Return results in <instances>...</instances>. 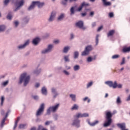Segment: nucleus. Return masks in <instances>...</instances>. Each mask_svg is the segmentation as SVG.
<instances>
[{"label":"nucleus","instance_id":"a18cd8bd","mask_svg":"<svg viewBox=\"0 0 130 130\" xmlns=\"http://www.w3.org/2000/svg\"><path fill=\"white\" fill-rule=\"evenodd\" d=\"M19 120H20V118H17V119L16 120L15 122V125L14 126L13 129H15L16 127H17V125H18V122H19Z\"/></svg>","mask_w":130,"mask_h":130},{"label":"nucleus","instance_id":"864d4df0","mask_svg":"<svg viewBox=\"0 0 130 130\" xmlns=\"http://www.w3.org/2000/svg\"><path fill=\"white\" fill-rule=\"evenodd\" d=\"M51 123H52V121H47L45 123V125H49Z\"/></svg>","mask_w":130,"mask_h":130},{"label":"nucleus","instance_id":"052dcab7","mask_svg":"<svg viewBox=\"0 0 130 130\" xmlns=\"http://www.w3.org/2000/svg\"><path fill=\"white\" fill-rule=\"evenodd\" d=\"M25 127V124H21L19 125V128H24Z\"/></svg>","mask_w":130,"mask_h":130},{"label":"nucleus","instance_id":"f8f14e48","mask_svg":"<svg viewBox=\"0 0 130 130\" xmlns=\"http://www.w3.org/2000/svg\"><path fill=\"white\" fill-rule=\"evenodd\" d=\"M75 26L77 28H79V29L86 30V27L84 26V22L82 20H80L75 23Z\"/></svg>","mask_w":130,"mask_h":130},{"label":"nucleus","instance_id":"338daca9","mask_svg":"<svg viewBox=\"0 0 130 130\" xmlns=\"http://www.w3.org/2000/svg\"><path fill=\"white\" fill-rule=\"evenodd\" d=\"M90 16H91V17H93V16H94V12H91L90 13Z\"/></svg>","mask_w":130,"mask_h":130},{"label":"nucleus","instance_id":"b1692460","mask_svg":"<svg viewBox=\"0 0 130 130\" xmlns=\"http://www.w3.org/2000/svg\"><path fill=\"white\" fill-rule=\"evenodd\" d=\"M42 94L46 96L47 95V89L45 86H44L41 89Z\"/></svg>","mask_w":130,"mask_h":130},{"label":"nucleus","instance_id":"e2e57ef3","mask_svg":"<svg viewBox=\"0 0 130 130\" xmlns=\"http://www.w3.org/2000/svg\"><path fill=\"white\" fill-rule=\"evenodd\" d=\"M71 39H74L75 37V35H74V34H71L70 35Z\"/></svg>","mask_w":130,"mask_h":130},{"label":"nucleus","instance_id":"aec40b11","mask_svg":"<svg viewBox=\"0 0 130 130\" xmlns=\"http://www.w3.org/2000/svg\"><path fill=\"white\" fill-rule=\"evenodd\" d=\"M64 17H66V14L64 13H61L57 17V20L58 22H60L62 21L63 19H64Z\"/></svg>","mask_w":130,"mask_h":130},{"label":"nucleus","instance_id":"9d476101","mask_svg":"<svg viewBox=\"0 0 130 130\" xmlns=\"http://www.w3.org/2000/svg\"><path fill=\"white\" fill-rule=\"evenodd\" d=\"M45 105L44 103H43L40 105L39 108L38 109L36 113V116H40L42 114L43 112H44V108Z\"/></svg>","mask_w":130,"mask_h":130},{"label":"nucleus","instance_id":"9b49d317","mask_svg":"<svg viewBox=\"0 0 130 130\" xmlns=\"http://www.w3.org/2000/svg\"><path fill=\"white\" fill-rule=\"evenodd\" d=\"M30 44V40H27L24 42V43L22 44L19 45L17 46V49L18 50H21V49H25L27 46H28Z\"/></svg>","mask_w":130,"mask_h":130},{"label":"nucleus","instance_id":"2f4dec72","mask_svg":"<svg viewBox=\"0 0 130 130\" xmlns=\"http://www.w3.org/2000/svg\"><path fill=\"white\" fill-rule=\"evenodd\" d=\"M93 84H94V82H93L92 81L89 82L86 84V88L87 89H89V88H90V87H92L93 86Z\"/></svg>","mask_w":130,"mask_h":130},{"label":"nucleus","instance_id":"c756f323","mask_svg":"<svg viewBox=\"0 0 130 130\" xmlns=\"http://www.w3.org/2000/svg\"><path fill=\"white\" fill-rule=\"evenodd\" d=\"M79 54H80V53H79V51H75L74 53V59H77V58H78Z\"/></svg>","mask_w":130,"mask_h":130},{"label":"nucleus","instance_id":"e433bc0d","mask_svg":"<svg viewBox=\"0 0 130 130\" xmlns=\"http://www.w3.org/2000/svg\"><path fill=\"white\" fill-rule=\"evenodd\" d=\"M8 84H9V80H7L6 81H5L1 83V85L3 87H6V86H8Z\"/></svg>","mask_w":130,"mask_h":130},{"label":"nucleus","instance_id":"72a5a7b5","mask_svg":"<svg viewBox=\"0 0 130 130\" xmlns=\"http://www.w3.org/2000/svg\"><path fill=\"white\" fill-rule=\"evenodd\" d=\"M115 31L114 30H111L109 31V33L107 34V37H109L112 36L114 34Z\"/></svg>","mask_w":130,"mask_h":130},{"label":"nucleus","instance_id":"bb28decb","mask_svg":"<svg viewBox=\"0 0 130 130\" xmlns=\"http://www.w3.org/2000/svg\"><path fill=\"white\" fill-rule=\"evenodd\" d=\"M79 110V105L76 104L73 105V106L71 108V110L73 111V110Z\"/></svg>","mask_w":130,"mask_h":130},{"label":"nucleus","instance_id":"774afa93","mask_svg":"<svg viewBox=\"0 0 130 130\" xmlns=\"http://www.w3.org/2000/svg\"><path fill=\"white\" fill-rule=\"evenodd\" d=\"M51 130H54L55 129V126H53L50 127Z\"/></svg>","mask_w":130,"mask_h":130},{"label":"nucleus","instance_id":"79ce46f5","mask_svg":"<svg viewBox=\"0 0 130 130\" xmlns=\"http://www.w3.org/2000/svg\"><path fill=\"white\" fill-rule=\"evenodd\" d=\"M120 57V56L119 55L115 54L112 56L111 58L112 59H117V58H119Z\"/></svg>","mask_w":130,"mask_h":130},{"label":"nucleus","instance_id":"cd10ccee","mask_svg":"<svg viewBox=\"0 0 130 130\" xmlns=\"http://www.w3.org/2000/svg\"><path fill=\"white\" fill-rule=\"evenodd\" d=\"M42 69L41 68L40 69H37L35 70L34 71L33 73L35 74V75H37V76H38L40 73H41Z\"/></svg>","mask_w":130,"mask_h":130},{"label":"nucleus","instance_id":"de8ad7c7","mask_svg":"<svg viewBox=\"0 0 130 130\" xmlns=\"http://www.w3.org/2000/svg\"><path fill=\"white\" fill-rule=\"evenodd\" d=\"M93 58H92V57L91 56H89V57H88L87 58V62H92V61H93Z\"/></svg>","mask_w":130,"mask_h":130},{"label":"nucleus","instance_id":"f704fd0d","mask_svg":"<svg viewBox=\"0 0 130 130\" xmlns=\"http://www.w3.org/2000/svg\"><path fill=\"white\" fill-rule=\"evenodd\" d=\"M6 30V25H0V32H4Z\"/></svg>","mask_w":130,"mask_h":130},{"label":"nucleus","instance_id":"a878e982","mask_svg":"<svg viewBox=\"0 0 130 130\" xmlns=\"http://www.w3.org/2000/svg\"><path fill=\"white\" fill-rule=\"evenodd\" d=\"M63 59H64V61L65 62H70V61H71L70 60V55H64Z\"/></svg>","mask_w":130,"mask_h":130},{"label":"nucleus","instance_id":"4c0bfd02","mask_svg":"<svg viewBox=\"0 0 130 130\" xmlns=\"http://www.w3.org/2000/svg\"><path fill=\"white\" fill-rule=\"evenodd\" d=\"M62 73L65 76H69L71 75V73L66 70H63Z\"/></svg>","mask_w":130,"mask_h":130},{"label":"nucleus","instance_id":"412c9836","mask_svg":"<svg viewBox=\"0 0 130 130\" xmlns=\"http://www.w3.org/2000/svg\"><path fill=\"white\" fill-rule=\"evenodd\" d=\"M89 6V4H86V3L83 2L81 4V6L78 8V11L81 12L82 11V9H83V7H87Z\"/></svg>","mask_w":130,"mask_h":130},{"label":"nucleus","instance_id":"bf43d9fd","mask_svg":"<svg viewBox=\"0 0 130 130\" xmlns=\"http://www.w3.org/2000/svg\"><path fill=\"white\" fill-rule=\"evenodd\" d=\"M65 69L67 70V71H69V70H71V68L70 66H68L67 65L65 66Z\"/></svg>","mask_w":130,"mask_h":130},{"label":"nucleus","instance_id":"8fccbe9b","mask_svg":"<svg viewBox=\"0 0 130 130\" xmlns=\"http://www.w3.org/2000/svg\"><path fill=\"white\" fill-rule=\"evenodd\" d=\"M31 97L32 98H33V99H34V100L37 101L39 99V96H38V95H32Z\"/></svg>","mask_w":130,"mask_h":130},{"label":"nucleus","instance_id":"5701e85b","mask_svg":"<svg viewBox=\"0 0 130 130\" xmlns=\"http://www.w3.org/2000/svg\"><path fill=\"white\" fill-rule=\"evenodd\" d=\"M74 118H76L79 119V118H82V113L81 112L77 113L75 115L73 116Z\"/></svg>","mask_w":130,"mask_h":130},{"label":"nucleus","instance_id":"dca6fc26","mask_svg":"<svg viewBox=\"0 0 130 130\" xmlns=\"http://www.w3.org/2000/svg\"><path fill=\"white\" fill-rule=\"evenodd\" d=\"M30 18H29L28 16H24L21 19L22 24H24V25L28 24Z\"/></svg>","mask_w":130,"mask_h":130},{"label":"nucleus","instance_id":"13d9d810","mask_svg":"<svg viewBox=\"0 0 130 130\" xmlns=\"http://www.w3.org/2000/svg\"><path fill=\"white\" fill-rule=\"evenodd\" d=\"M103 28V26L101 25V26H100L98 28V32H100V31H101V30H102V28Z\"/></svg>","mask_w":130,"mask_h":130},{"label":"nucleus","instance_id":"4468645a","mask_svg":"<svg viewBox=\"0 0 130 130\" xmlns=\"http://www.w3.org/2000/svg\"><path fill=\"white\" fill-rule=\"evenodd\" d=\"M55 17H56V12L55 11L52 12L49 18L48 19V22H53Z\"/></svg>","mask_w":130,"mask_h":130},{"label":"nucleus","instance_id":"0e129e2a","mask_svg":"<svg viewBox=\"0 0 130 130\" xmlns=\"http://www.w3.org/2000/svg\"><path fill=\"white\" fill-rule=\"evenodd\" d=\"M40 86V84L39 83H37L35 85L36 88H38Z\"/></svg>","mask_w":130,"mask_h":130},{"label":"nucleus","instance_id":"423d86ee","mask_svg":"<svg viewBox=\"0 0 130 130\" xmlns=\"http://www.w3.org/2000/svg\"><path fill=\"white\" fill-rule=\"evenodd\" d=\"M37 6L38 8H42L44 6V3H40L39 1H33L31 2V5L27 8V11H32L34 9H35V7Z\"/></svg>","mask_w":130,"mask_h":130},{"label":"nucleus","instance_id":"09e8293b","mask_svg":"<svg viewBox=\"0 0 130 130\" xmlns=\"http://www.w3.org/2000/svg\"><path fill=\"white\" fill-rule=\"evenodd\" d=\"M4 101H5V96H2L1 97V106H3V105H4Z\"/></svg>","mask_w":130,"mask_h":130},{"label":"nucleus","instance_id":"ddd939ff","mask_svg":"<svg viewBox=\"0 0 130 130\" xmlns=\"http://www.w3.org/2000/svg\"><path fill=\"white\" fill-rule=\"evenodd\" d=\"M51 92L53 95V98L55 99L57 97L59 96V93L57 92V90L55 87H52L51 88Z\"/></svg>","mask_w":130,"mask_h":130},{"label":"nucleus","instance_id":"393cba45","mask_svg":"<svg viewBox=\"0 0 130 130\" xmlns=\"http://www.w3.org/2000/svg\"><path fill=\"white\" fill-rule=\"evenodd\" d=\"M70 98L74 102H76L77 101V95L75 94H70Z\"/></svg>","mask_w":130,"mask_h":130},{"label":"nucleus","instance_id":"7c9ffc66","mask_svg":"<svg viewBox=\"0 0 130 130\" xmlns=\"http://www.w3.org/2000/svg\"><path fill=\"white\" fill-rule=\"evenodd\" d=\"M103 4L105 7H110V6H111V2H106V1H103Z\"/></svg>","mask_w":130,"mask_h":130},{"label":"nucleus","instance_id":"c9c22d12","mask_svg":"<svg viewBox=\"0 0 130 130\" xmlns=\"http://www.w3.org/2000/svg\"><path fill=\"white\" fill-rule=\"evenodd\" d=\"M123 52H130V46L123 48Z\"/></svg>","mask_w":130,"mask_h":130},{"label":"nucleus","instance_id":"58836bf2","mask_svg":"<svg viewBox=\"0 0 130 130\" xmlns=\"http://www.w3.org/2000/svg\"><path fill=\"white\" fill-rule=\"evenodd\" d=\"M37 130H48L46 128H44L43 125H40L38 126Z\"/></svg>","mask_w":130,"mask_h":130},{"label":"nucleus","instance_id":"39448f33","mask_svg":"<svg viewBox=\"0 0 130 130\" xmlns=\"http://www.w3.org/2000/svg\"><path fill=\"white\" fill-rule=\"evenodd\" d=\"M59 104H56L54 106H50L46 110V115H50L51 114V112L54 113V112H56L57 110H58V108H59L60 106Z\"/></svg>","mask_w":130,"mask_h":130},{"label":"nucleus","instance_id":"7ed1b4c3","mask_svg":"<svg viewBox=\"0 0 130 130\" xmlns=\"http://www.w3.org/2000/svg\"><path fill=\"white\" fill-rule=\"evenodd\" d=\"M12 4L14 5L16 8L14 10V12L20 10L25 5V0H11Z\"/></svg>","mask_w":130,"mask_h":130},{"label":"nucleus","instance_id":"6e6d98bb","mask_svg":"<svg viewBox=\"0 0 130 130\" xmlns=\"http://www.w3.org/2000/svg\"><path fill=\"white\" fill-rule=\"evenodd\" d=\"M7 19L8 20H12V15H11L10 14H9L8 15H7Z\"/></svg>","mask_w":130,"mask_h":130},{"label":"nucleus","instance_id":"37998d69","mask_svg":"<svg viewBox=\"0 0 130 130\" xmlns=\"http://www.w3.org/2000/svg\"><path fill=\"white\" fill-rule=\"evenodd\" d=\"M116 102L117 104H120V103H121V100L120 99V96H117Z\"/></svg>","mask_w":130,"mask_h":130},{"label":"nucleus","instance_id":"f3484780","mask_svg":"<svg viewBox=\"0 0 130 130\" xmlns=\"http://www.w3.org/2000/svg\"><path fill=\"white\" fill-rule=\"evenodd\" d=\"M117 126L121 130H128V129H125V123H118L117 124Z\"/></svg>","mask_w":130,"mask_h":130},{"label":"nucleus","instance_id":"2eb2a0df","mask_svg":"<svg viewBox=\"0 0 130 130\" xmlns=\"http://www.w3.org/2000/svg\"><path fill=\"white\" fill-rule=\"evenodd\" d=\"M10 112H11V111L10 110L8 111V112L6 113V114L5 115V117H4L2 119L1 123V125H0L1 127H4V125H5V122L6 121V119L7 118V117H8L9 115V113H10Z\"/></svg>","mask_w":130,"mask_h":130},{"label":"nucleus","instance_id":"49530a36","mask_svg":"<svg viewBox=\"0 0 130 130\" xmlns=\"http://www.w3.org/2000/svg\"><path fill=\"white\" fill-rule=\"evenodd\" d=\"M99 35H97L95 38V45H98V43H99Z\"/></svg>","mask_w":130,"mask_h":130},{"label":"nucleus","instance_id":"f03ea898","mask_svg":"<svg viewBox=\"0 0 130 130\" xmlns=\"http://www.w3.org/2000/svg\"><path fill=\"white\" fill-rule=\"evenodd\" d=\"M106 122L104 124V126L105 127H107L109 126L110 124L112 123V113L110 111H106Z\"/></svg>","mask_w":130,"mask_h":130},{"label":"nucleus","instance_id":"c85d7f7f","mask_svg":"<svg viewBox=\"0 0 130 130\" xmlns=\"http://www.w3.org/2000/svg\"><path fill=\"white\" fill-rule=\"evenodd\" d=\"M81 69V67H80V65L76 64L73 67V70L74 72H78V71H80V69Z\"/></svg>","mask_w":130,"mask_h":130},{"label":"nucleus","instance_id":"ea45409f","mask_svg":"<svg viewBox=\"0 0 130 130\" xmlns=\"http://www.w3.org/2000/svg\"><path fill=\"white\" fill-rule=\"evenodd\" d=\"M53 118L54 120L56 121V120H57V119H58V115H57V114H56V113H54L53 115Z\"/></svg>","mask_w":130,"mask_h":130},{"label":"nucleus","instance_id":"20e7f679","mask_svg":"<svg viewBox=\"0 0 130 130\" xmlns=\"http://www.w3.org/2000/svg\"><path fill=\"white\" fill-rule=\"evenodd\" d=\"M105 85H107L110 88H113V89H116V88H118L119 89H121L122 88V84H117V81H115L113 83V81H107L105 82Z\"/></svg>","mask_w":130,"mask_h":130},{"label":"nucleus","instance_id":"6ab92c4d","mask_svg":"<svg viewBox=\"0 0 130 130\" xmlns=\"http://www.w3.org/2000/svg\"><path fill=\"white\" fill-rule=\"evenodd\" d=\"M40 41V38L37 37L32 40V43L34 45H38V43H39Z\"/></svg>","mask_w":130,"mask_h":130},{"label":"nucleus","instance_id":"f257e3e1","mask_svg":"<svg viewBox=\"0 0 130 130\" xmlns=\"http://www.w3.org/2000/svg\"><path fill=\"white\" fill-rule=\"evenodd\" d=\"M30 81V76L27 75V72H24L21 74L19 80L18 81V85H21L23 82H24V86H26L29 82Z\"/></svg>","mask_w":130,"mask_h":130},{"label":"nucleus","instance_id":"a211bd4d","mask_svg":"<svg viewBox=\"0 0 130 130\" xmlns=\"http://www.w3.org/2000/svg\"><path fill=\"white\" fill-rule=\"evenodd\" d=\"M86 121L87 123H88L90 125V126H95L96 124H98L99 123V121L98 120H95L93 122L91 123V122H90V119H87L86 120Z\"/></svg>","mask_w":130,"mask_h":130},{"label":"nucleus","instance_id":"c03bdc74","mask_svg":"<svg viewBox=\"0 0 130 130\" xmlns=\"http://www.w3.org/2000/svg\"><path fill=\"white\" fill-rule=\"evenodd\" d=\"M13 24L14 25V26L15 28H17V27H18V26H19V21L18 20H15L14 22H13Z\"/></svg>","mask_w":130,"mask_h":130},{"label":"nucleus","instance_id":"603ef678","mask_svg":"<svg viewBox=\"0 0 130 130\" xmlns=\"http://www.w3.org/2000/svg\"><path fill=\"white\" fill-rule=\"evenodd\" d=\"M83 117H89V114L88 113H82V118Z\"/></svg>","mask_w":130,"mask_h":130},{"label":"nucleus","instance_id":"3c124183","mask_svg":"<svg viewBox=\"0 0 130 130\" xmlns=\"http://www.w3.org/2000/svg\"><path fill=\"white\" fill-rule=\"evenodd\" d=\"M9 3H10V0H4V6H8V5H9Z\"/></svg>","mask_w":130,"mask_h":130},{"label":"nucleus","instance_id":"680f3d73","mask_svg":"<svg viewBox=\"0 0 130 130\" xmlns=\"http://www.w3.org/2000/svg\"><path fill=\"white\" fill-rule=\"evenodd\" d=\"M109 16L110 18H112L113 17V16H114V15H113V13L111 12L109 13Z\"/></svg>","mask_w":130,"mask_h":130},{"label":"nucleus","instance_id":"5fc2aeb1","mask_svg":"<svg viewBox=\"0 0 130 130\" xmlns=\"http://www.w3.org/2000/svg\"><path fill=\"white\" fill-rule=\"evenodd\" d=\"M124 70V67H122L121 69L118 70V73H121Z\"/></svg>","mask_w":130,"mask_h":130},{"label":"nucleus","instance_id":"1a4fd4ad","mask_svg":"<svg viewBox=\"0 0 130 130\" xmlns=\"http://www.w3.org/2000/svg\"><path fill=\"white\" fill-rule=\"evenodd\" d=\"M71 125L75 126L76 128H79V127H81V120L74 118L71 123Z\"/></svg>","mask_w":130,"mask_h":130},{"label":"nucleus","instance_id":"69168bd1","mask_svg":"<svg viewBox=\"0 0 130 130\" xmlns=\"http://www.w3.org/2000/svg\"><path fill=\"white\" fill-rule=\"evenodd\" d=\"M64 2H62V5H67V3L68 2V0H64Z\"/></svg>","mask_w":130,"mask_h":130},{"label":"nucleus","instance_id":"6e6552de","mask_svg":"<svg viewBox=\"0 0 130 130\" xmlns=\"http://www.w3.org/2000/svg\"><path fill=\"white\" fill-rule=\"evenodd\" d=\"M53 44H49L46 49H43L41 51V54H47V53H49L52 51V49L53 48Z\"/></svg>","mask_w":130,"mask_h":130},{"label":"nucleus","instance_id":"a19ab883","mask_svg":"<svg viewBox=\"0 0 130 130\" xmlns=\"http://www.w3.org/2000/svg\"><path fill=\"white\" fill-rule=\"evenodd\" d=\"M120 66H123V64H125V57H123L122 58V60L120 63Z\"/></svg>","mask_w":130,"mask_h":130},{"label":"nucleus","instance_id":"0eeeda50","mask_svg":"<svg viewBox=\"0 0 130 130\" xmlns=\"http://www.w3.org/2000/svg\"><path fill=\"white\" fill-rule=\"evenodd\" d=\"M93 50V46L92 45H88L87 46L84 51H83L81 53L82 56H87V55H89L90 54V52Z\"/></svg>","mask_w":130,"mask_h":130},{"label":"nucleus","instance_id":"4d7b16f0","mask_svg":"<svg viewBox=\"0 0 130 130\" xmlns=\"http://www.w3.org/2000/svg\"><path fill=\"white\" fill-rule=\"evenodd\" d=\"M60 42V41H59V40H56L53 42V43H55V44H58Z\"/></svg>","mask_w":130,"mask_h":130},{"label":"nucleus","instance_id":"4be33fe9","mask_svg":"<svg viewBox=\"0 0 130 130\" xmlns=\"http://www.w3.org/2000/svg\"><path fill=\"white\" fill-rule=\"evenodd\" d=\"M70 49H71V47H70V46H66L64 47L62 49L63 53H68Z\"/></svg>","mask_w":130,"mask_h":130},{"label":"nucleus","instance_id":"473e14b6","mask_svg":"<svg viewBox=\"0 0 130 130\" xmlns=\"http://www.w3.org/2000/svg\"><path fill=\"white\" fill-rule=\"evenodd\" d=\"M75 9H76V7H71V8L70 9V15L71 16H73V15L75 14Z\"/></svg>","mask_w":130,"mask_h":130}]
</instances>
